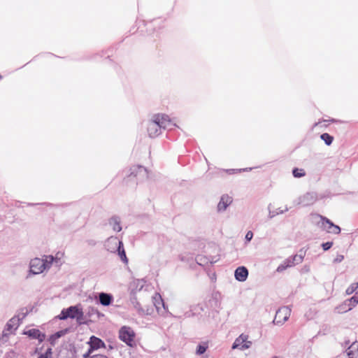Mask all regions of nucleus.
Returning <instances> with one entry per match:
<instances>
[{
  "label": "nucleus",
  "instance_id": "nucleus-1",
  "mask_svg": "<svg viewBox=\"0 0 358 358\" xmlns=\"http://www.w3.org/2000/svg\"><path fill=\"white\" fill-rule=\"evenodd\" d=\"M57 317L60 320H66L68 318L76 319L80 325L88 324L90 322H92L91 320H83L84 313L80 304L63 308Z\"/></svg>",
  "mask_w": 358,
  "mask_h": 358
},
{
  "label": "nucleus",
  "instance_id": "nucleus-2",
  "mask_svg": "<svg viewBox=\"0 0 358 358\" xmlns=\"http://www.w3.org/2000/svg\"><path fill=\"white\" fill-rule=\"evenodd\" d=\"M311 216L313 222L322 229L334 234H339L341 233V227L335 224L329 218L319 214H312Z\"/></svg>",
  "mask_w": 358,
  "mask_h": 358
},
{
  "label": "nucleus",
  "instance_id": "nucleus-3",
  "mask_svg": "<svg viewBox=\"0 0 358 358\" xmlns=\"http://www.w3.org/2000/svg\"><path fill=\"white\" fill-rule=\"evenodd\" d=\"M136 334L134 330L128 326H123L119 330V338L129 347H134L136 343L134 338Z\"/></svg>",
  "mask_w": 358,
  "mask_h": 358
},
{
  "label": "nucleus",
  "instance_id": "nucleus-4",
  "mask_svg": "<svg viewBox=\"0 0 358 358\" xmlns=\"http://www.w3.org/2000/svg\"><path fill=\"white\" fill-rule=\"evenodd\" d=\"M130 173L128 177L136 178V182H143L148 178V169L141 165L132 166L129 169Z\"/></svg>",
  "mask_w": 358,
  "mask_h": 358
},
{
  "label": "nucleus",
  "instance_id": "nucleus-5",
  "mask_svg": "<svg viewBox=\"0 0 358 358\" xmlns=\"http://www.w3.org/2000/svg\"><path fill=\"white\" fill-rule=\"evenodd\" d=\"M29 273L34 275L41 273L46 268H49V263L40 258L31 260Z\"/></svg>",
  "mask_w": 358,
  "mask_h": 358
},
{
  "label": "nucleus",
  "instance_id": "nucleus-6",
  "mask_svg": "<svg viewBox=\"0 0 358 358\" xmlns=\"http://www.w3.org/2000/svg\"><path fill=\"white\" fill-rule=\"evenodd\" d=\"M159 122L158 117H152L148 123L147 130L150 138H155L161 134L164 126L159 124Z\"/></svg>",
  "mask_w": 358,
  "mask_h": 358
},
{
  "label": "nucleus",
  "instance_id": "nucleus-7",
  "mask_svg": "<svg viewBox=\"0 0 358 358\" xmlns=\"http://www.w3.org/2000/svg\"><path fill=\"white\" fill-rule=\"evenodd\" d=\"M289 315L290 310L287 307H282L276 311L273 323L275 325H282L289 319Z\"/></svg>",
  "mask_w": 358,
  "mask_h": 358
},
{
  "label": "nucleus",
  "instance_id": "nucleus-8",
  "mask_svg": "<svg viewBox=\"0 0 358 358\" xmlns=\"http://www.w3.org/2000/svg\"><path fill=\"white\" fill-rule=\"evenodd\" d=\"M247 336L241 334L238 338H236L234 343L232 344V349L238 348L240 350H245L250 347L251 342H246Z\"/></svg>",
  "mask_w": 358,
  "mask_h": 358
},
{
  "label": "nucleus",
  "instance_id": "nucleus-9",
  "mask_svg": "<svg viewBox=\"0 0 358 358\" xmlns=\"http://www.w3.org/2000/svg\"><path fill=\"white\" fill-rule=\"evenodd\" d=\"M24 335H27L31 339H37L41 343L45 339V334L38 329H31L24 331Z\"/></svg>",
  "mask_w": 358,
  "mask_h": 358
},
{
  "label": "nucleus",
  "instance_id": "nucleus-10",
  "mask_svg": "<svg viewBox=\"0 0 358 358\" xmlns=\"http://www.w3.org/2000/svg\"><path fill=\"white\" fill-rule=\"evenodd\" d=\"M87 344L89 345V348L92 351L97 350L102 348H106V344L103 341L95 336H90Z\"/></svg>",
  "mask_w": 358,
  "mask_h": 358
},
{
  "label": "nucleus",
  "instance_id": "nucleus-11",
  "mask_svg": "<svg viewBox=\"0 0 358 358\" xmlns=\"http://www.w3.org/2000/svg\"><path fill=\"white\" fill-rule=\"evenodd\" d=\"M317 199V195L315 192H307L299 198L300 203L303 206H308L313 204Z\"/></svg>",
  "mask_w": 358,
  "mask_h": 358
},
{
  "label": "nucleus",
  "instance_id": "nucleus-12",
  "mask_svg": "<svg viewBox=\"0 0 358 358\" xmlns=\"http://www.w3.org/2000/svg\"><path fill=\"white\" fill-rule=\"evenodd\" d=\"M248 270L244 266H238L234 271V278L238 282H245L248 277Z\"/></svg>",
  "mask_w": 358,
  "mask_h": 358
},
{
  "label": "nucleus",
  "instance_id": "nucleus-13",
  "mask_svg": "<svg viewBox=\"0 0 358 358\" xmlns=\"http://www.w3.org/2000/svg\"><path fill=\"white\" fill-rule=\"evenodd\" d=\"M114 297L112 294L100 292L98 295V302L103 306H109L113 303Z\"/></svg>",
  "mask_w": 358,
  "mask_h": 358
},
{
  "label": "nucleus",
  "instance_id": "nucleus-14",
  "mask_svg": "<svg viewBox=\"0 0 358 358\" xmlns=\"http://www.w3.org/2000/svg\"><path fill=\"white\" fill-rule=\"evenodd\" d=\"M120 241H122L119 240L117 237L110 236L106 240L105 247L108 251L116 252L118 246H120Z\"/></svg>",
  "mask_w": 358,
  "mask_h": 358
},
{
  "label": "nucleus",
  "instance_id": "nucleus-15",
  "mask_svg": "<svg viewBox=\"0 0 358 358\" xmlns=\"http://www.w3.org/2000/svg\"><path fill=\"white\" fill-rule=\"evenodd\" d=\"M130 302L133 305L134 308L137 310L138 315H143L145 313V310L141 307V303L138 301L136 291H134V289L130 291Z\"/></svg>",
  "mask_w": 358,
  "mask_h": 358
},
{
  "label": "nucleus",
  "instance_id": "nucleus-16",
  "mask_svg": "<svg viewBox=\"0 0 358 358\" xmlns=\"http://www.w3.org/2000/svg\"><path fill=\"white\" fill-rule=\"evenodd\" d=\"M232 198L227 194H224L221 196L220 201L217 204V211H224L227 208L231 203Z\"/></svg>",
  "mask_w": 358,
  "mask_h": 358
},
{
  "label": "nucleus",
  "instance_id": "nucleus-17",
  "mask_svg": "<svg viewBox=\"0 0 358 358\" xmlns=\"http://www.w3.org/2000/svg\"><path fill=\"white\" fill-rule=\"evenodd\" d=\"M69 332V328H65L64 329L56 331L55 333L51 334L48 338V341L52 346L55 345V342L59 338L65 336Z\"/></svg>",
  "mask_w": 358,
  "mask_h": 358
},
{
  "label": "nucleus",
  "instance_id": "nucleus-18",
  "mask_svg": "<svg viewBox=\"0 0 358 358\" xmlns=\"http://www.w3.org/2000/svg\"><path fill=\"white\" fill-rule=\"evenodd\" d=\"M108 224L115 232H120L122 229L121 226V219L118 215H113L108 220Z\"/></svg>",
  "mask_w": 358,
  "mask_h": 358
},
{
  "label": "nucleus",
  "instance_id": "nucleus-19",
  "mask_svg": "<svg viewBox=\"0 0 358 358\" xmlns=\"http://www.w3.org/2000/svg\"><path fill=\"white\" fill-rule=\"evenodd\" d=\"M153 117H158L159 124L164 126L163 129H166L171 124V120L169 115L166 114H156Z\"/></svg>",
  "mask_w": 358,
  "mask_h": 358
},
{
  "label": "nucleus",
  "instance_id": "nucleus-20",
  "mask_svg": "<svg viewBox=\"0 0 358 358\" xmlns=\"http://www.w3.org/2000/svg\"><path fill=\"white\" fill-rule=\"evenodd\" d=\"M20 325V319L17 317H13L6 324L5 330L11 331L13 329L16 330Z\"/></svg>",
  "mask_w": 358,
  "mask_h": 358
},
{
  "label": "nucleus",
  "instance_id": "nucleus-21",
  "mask_svg": "<svg viewBox=\"0 0 358 358\" xmlns=\"http://www.w3.org/2000/svg\"><path fill=\"white\" fill-rule=\"evenodd\" d=\"M293 266H294V262H293L290 256L278 266L276 271L278 273H281L286 270L287 268L292 267Z\"/></svg>",
  "mask_w": 358,
  "mask_h": 358
},
{
  "label": "nucleus",
  "instance_id": "nucleus-22",
  "mask_svg": "<svg viewBox=\"0 0 358 358\" xmlns=\"http://www.w3.org/2000/svg\"><path fill=\"white\" fill-rule=\"evenodd\" d=\"M117 255L120 257L121 261L127 264L129 262V259L127 257L126 252L124 248V244L122 241H120V246H118V249L116 251Z\"/></svg>",
  "mask_w": 358,
  "mask_h": 358
},
{
  "label": "nucleus",
  "instance_id": "nucleus-23",
  "mask_svg": "<svg viewBox=\"0 0 358 358\" xmlns=\"http://www.w3.org/2000/svg\"><path fill=\"white\" fill-rule=\"evenodd\" d=\"M202 311H203V306L201 304H196L195 306H191L190 310L185 313V316H194L196 315L200 314Z\"/></svg>",
  "mask_w": 358,
  "mask_h": 358
},
{
  "label": "nucleus",
  "instance_id": "nucleus-24",
  "mask_svg": "<svg viewBox=\"0 0 358 358\" xmlns=\"http://www.w3.org/2000/svg\"><path fill=\"white\" fill-rule=\"evenodd\" d=\"M153 300H154L153 305L158 312H159V310L161 308V307H160L161 305L164 308V310H166L167 308V307H166L165 303H164V300L162 299V296H160V294H156V296L153 297Z\"/></svg>",
  "mask_w": 358,
  "mask_h": 358
},
{
  "label": "nucleus",
  "instance_id": "nucleus-25",
  "mask_svg": "<svg viewBox=\"0 0 358 358\" xmlns=\"http://www.w3.org/2000/svg\"><path fill=\"white\" fill-rule=\"evenodd\" d=\"M335 310L338 313L341 314L352 310V308L345 300L342 303L336 306Z\"/></svg>",
  "mask_w": 358,
  "mask_h": 358
},
{
  "label": "nucleus",
  "instance_id": "nucleus-26",
  "mask_svg": "<svg viewBox=\"0 0 358 358\" xmlns=\"http://www.w3.org/2000/svg\"><path fill=\"white\" fill-rule=\"evenodd\" d=\"M211 257H208L203 255H199L196 257V262L199 265L204 266L208 263L213 264L214 262L210 259Z\"/></svg>",
  "mask_w": 358,
  "mask_h": 358
},
{
  "label": "nucleus",
  "instance_id": "nucleus-27",
  "mask_svg": "<svg viewBox=\"0 0 358 358\" xmlns=\"http://www.w3.org/2000/svg\"><path fill=\"white\" fill-rule=\"evenodd\" d=\"M96 315L97 319H100L101 317H103L105 315L103 313L99 312L97 308L94 307H89L87 313V315L89 317H92L93 315Z\"/></svg>",
  "mask_w": 358,
  "mask_h": 358
},
{
  "label": "nucleus",
  "instance_id": "nucleus-28",
  "mask_svg": "<svg viewBox=\"0 0 358 358\" xmlns=\"http://www.w3.org/2000/svg\"><path fill=\"white\" fill-rule=\"evenodd\" d=\"M320 138L324 141L327 145H331L334 141V136L328 133H323L320 135Z\"/></svg>",
  "mask_w": 358,
  "mask_h": 358
},
{
  "label": "nucleus",
  "instance_id": "nucleus-29",
  "mask_svg": "<svg viewBox=\"0 0 358 358\" xmlns=\"http://www.w3.org/2000/svg\"><path fill=\"white\" fill-rule=\"evenodd\" d=\"M270 206H271V204L268 206V210H269V213H268V218L270 219H272L273 217H274L275 216L278 215H280V214H282L284 213L285 212L287 211L288 210V208H286L285 210H281L280 208H277L274 210H271L270 209Z\"/></svg>",
  "mask_w": 358,
  "mask_h": 358
},
{
  "label": "nucleus",
  "instance_id": "nucleus-30",
  "mask_svg": "<svg viewBox=\"0 0 358 358\" xmlns=\"http://www.w3.org/2000/svg\"><path fill=\"white\" fill-rule=\"evenodd\" d=\"M208 348V345L207 343H199L196 346V354L197 355H203L206 352V351L207 350Z\"/></svg>",
  "mask_w": 358,
  "mask_h": 358
},
{
  "label": "nucleus",
  "instance_id": "nucleus-31",
  "mask_svg": "<svg viewBox=\"0 0 358 358\" xmlns=\"http://www.w3.org/2000/svg\"><path fill=\"white\" fill-rule=\"evenodd\" d=\"M292 175L296 178H299L306 176V171L303 169L294 167L292 169Z\"/></svg>",
  "mask_w": 358,
  "mask_h": 358
},
{
  "label": "nucleus",
  "instance_id": "nucleus-32",
  "mask_svg": "<svg viewBox=\"0 0 358 358\" xmlns=\"http://www.w3.org/2000/svg\"><path fill=\"white\" fill-rule=\"evenodd\" d=\"M346 301L349 303L352 309L354 307H355L358 303V292H357L355 294L350 297V299H346Z\"/></svg>",
  "mask_w": 358,
  "mask_h": 358
},
{
  "label": "nucleus",
  "instance_id": "nucleus-33",
  "mask_svg": "<svg viewBox=\"0 0 358 358\" xmlns=\"http://www.w3.org/2000/svg\"><path fill=\"white\" fill-rule=\"evenodd\" d=\"M29 313V310H27V308H22L20 309V312L15 317H17V318L20 319V322L27 317V315Z\"/></svg>",
  "mask_w": 358,
  "mask_h": 358
},
{
  "label": "nucleus",
  "instance_id": "nucleus-34",
  "mask_svg": "<svg viewBox=\"0 0 358 358\" xmlns=\"http://www.w3.org/2000/svg\"><path fill=\"white\" fill-rule=\"evenodd\" d=\"M358 288V282L352 283L345 290L347 295H350L354 293Z\"/></svg>",
  "mask_w": 358,
  "mask_h": 358
},
{
  "label": "nucleus",
  "instance_id": "nucleus-35",
  "mask_svg": "<svg viewBox=\"0 0 358 358\" xmlns=\"http://www.w3.org/2000/svg\"><path fill=\"white\" fill-rule=\"evenodd\" d=\"M355 343H353L352 345H351L348 348V350H346L347 352V355L348 356V358H357V350H352V348H353V345H355Z\"/></svg>",
  "mask_w": 358,
  "mask_h": 358
},
{
  "label": "nucleus",
  "instance_id": "nucleus-36",
  "mask_svg": "<svg viewBox=\"0 0 358 358\" xmlns=\"http://www.w3.org/2000/svg\"><path fill=\"white\" fill-rule=\"evenodd\" d=\"M292 259L294 262V265L299 264L303 262V256L301 255H294L291 256Z\"/></svg>",
  "mask_w": 358,
  "mask_h": 358
},
{
  "label": "nucleus",
  "instance_id": "nucleus-37",
  "mask_svg": "<svg viewBox=\"0 0 358 358\" xmlns=\"http://www.w3.org/2000/svg\"><path fill=\"white\" fill-rule=\"evenodd\" d=\"M333 244L334 243L332 241H327L325 243H322L321 246L324 251H327L333 246Z\"/></svg>",
  "mask_w": 358,
  "mask_h": 358
},
{
  "label": "nucleus",
  "instance_id": "nucleus-38",
  "mask_svg": "<svg viewBox=\"0 0 358 358\" xmlns=\"http://www.w3.org/2000/svg\"><path fill=\"white\" fill-rule=\"evenodd\" d=\"M42 355H45V356L48 357V358H52V350L51 348H48L45 352L44 353H41Z\"/></svg>",
  "mask_w": 358,
  "mask_h": 358
},
{
  "label": "nucleus",
  "instance_id": "nucleus-39",
  "mask_svg": "<svg viewBox=\"0 0 358 358\" xmlns=\"http://www.w3.org/2000/svg\"><path fill=\"white\" fill-rule=\"evenodd\" d=\"M253 238V233L251 231H248L245 234L246 241H250Z\"/></svg>",
  "mask_w": 358,
  "mask_h": 358
},
{
  "label": "nucleus",
  "instance_id": "nucleus-40",
  "mask_svg": "<svg viewBox=\"0 0 358 358\" xmlns=\"http://www.w3.org/2000/svg\"><path fill=\"white\" fill-rule=\"evenodd\" d=\"M138 284H139V280H137L136 281H134L133 283H131V285H130L131 290L132 289H134V291H136V289H138Z\"/></svg>",
  "mask_w": 358,
  "mask_h": 358
},
{
  "label": "nucleus",
  "instance_id": "nucleus-41",
  "mask_svg": "<svg viewBox=\"0 0 358 358\" xmlns=\"http://www.w3.org/2000/svg\"><path fill=\"white\" fill-rule=\"evenodd\" d=\"M344 259V256L342 255H338L337 257L334 259V263H340Z\"/></svg>",
  "mask_w": 358,
  "mask_h": 358
},
{
  "label": "nucleus",
  "instance_id": "nucleus-42",
  "mask_svg": "<svg viewBox=\"0 0 358 358\" xmlns=\"http://www.w3.org/2000/svg\"><path fill=\"white\" fill-rule=\"evenodd\" d=\"M94 351L91 350L90 348H88L87 351L83 355V358H91L92 356H91V354Z\"/></svg>",
  "mask_w": 358,
  "mask_h": 358
},
{
  "label": "nucleus",
  "instance_id": "nucleus-43",
  "mask_svg": "<svg viewBox=\"0 0 358 358\" xmlns=\"http://www.w3.org/2000/svg\"><path fill=\"white\" fill-rule=\"evenodd\" d=\"M152 307H150V308H148L146 309V310H145V313L143 314V315H141V316H144V315H150L152 314Z\"/></svg>",
  "mask_w": 358,
  "mask_h": 358
},
{
  "label": "nucleus",
  "instance_id": "nucleus-44",
  "mask_svg": "<svg viewBox=\"0 0 358 358\" xmlns=\"http://www.w3.org/2000/svg\"><path fill=\"white\" fill-rule=\"evenodd\" d=\"M86 243L90 246H94L96 244V241L93 239H88L86 241Z\"/></svg>",
  "mask_w": 358,
  "mask_h": 358
},
{
  "label": "nucleus",
  "instance_id": "nucleus-45",
  "mask_svg": "<svg viewBox=\"0 0 358 358\" xmlns=\"http://www.w3.org/2000/svg\"><path fill=\"white\" fill-rule=\"evenodd\" d=\"M322 329H323V331H324L323 334L324 335V334H326L327 332H329V330H330V327H329V326H328V325H324V326H322Z\"/></svg>",
  "mask_w": 358,
  "mask_h": 358
},
{
  "label": "nucleus",
  "instance_id": "nucleus-46",
  "mask_svg": "<svg viewBox=\"0 0 358 358\" xmlns=\"http://www.w3.org/2000/svg\"><path fill=\"white\" fill-rule=\"evenodd\" d=\"M91 358H108V357H106V355H93Z\"/></svg>",
  "mask_w": 358,
  "mask_h": 358
},
{
  "label": "nucleus",
  "instance_id": "nucleus-47",
  "mask_svg": "<svg viewBox=\"0 0 358 358\" xmlns=\"http://www.w3.org/2000/svg\"><path fill=\"white\" fill-rule=\"evenodd\" d=\"M236 171V169H228V170H227V171L229 172V173H234Z\"/></svg>",
  "mask_w": 358,
  "mask_h": 358
},
{
  "label": "nucleus",
  "instance_id": "nucleus-48",
  "mask_svg": "<svg viewBox=\"0 0 358 358\" xmlns=\"http://www.w3.org/2000/svg\"><path fill=\"white\" fill-rule=\"evenodd\" d=\"M42 204L47 205V206H52V205L50 203H43Z\"/></svg>",
  "mask_w": 358,
  "mask_h": 358
},
{
  "label": "nucleus",
  "instance_id": "nucleus-49",
  "mask_svg": "<svg viewBox=\"0 0 358 358\" xmlns=\"http://www.w3.org/2000/svg\"><path fill=\"white\" fill-rule=\"evenodd\" d=\"M34 205H36V204L35 203H28V206H34Z\"/></svg>",
  "mask_w": 358,
  "mask_h": 358
},
{
  "label": "nucleus",
  "instance_id": "nucleus-50",
  "mask_svg": "<svg viewBox=\"0 0 358 358\" xmlns=\"http://www.w3.org/2000/svg\"><path fill=\"white\" fill-rule=\"evenodd\" d=\"M73 352L76 353V350L75 348H73Z\"/></svg>",
  "mask_w": 358,
  "mask_h": 358
},
{
  "label": "nucleus",
  "instance_id": "nucleus-51",
  "mask_svg": "<svg viewBox=\"0 0 358 358\" xmlns=\"http://www.w3.org/2000/svg\"><path fill=\"white\" fill-rule=\"evenodd\" d=\"M142 288H143V285H141V286L140 287V288L138 289V290L140 291Z\"/></svg>",
  "mask_w": 358,
  "mask_h": 358
},
{
  "label": "nucleus",
  "instance_id": "nucleus-52",
  "mask_svg": "<svg viewBox=\"0 0 358 358\" xmlns=\"http://www.w3.org/2000/svg\"><path fill=\"white\" fill-rule=\"evenodd\" d=\"M110 57V55L108 54L107 55V58H109Z\"/></svg>",
  "mask_w": 358,
  "mask_h": 358
},
{
  "label": "nucleus",
  "instance_id": "nucleus-53",
  "mask_svg": "<svg viewBox=\"0 0 358 358\" xmlns=\"http://www.w3.org/2000/svg\"><path fill=\"white\" fill-rule=\"evenodd\" d=\"M180 260H181V261H184L183 257H180Z\"/></svg>",
  "mask_w": 358,
  "mask_h": 358
},
{
  "label": "nucleus",
  "instance_id": "nucleus-54",
  "mask_svg": "<svg viewBox=\"0 0 358 358\" xmlns=\"http://www.w3.org/2000/svg\"><path fill=\"white\" fill-rule=\"evenodd\" d=\"M357 348H358V344L357 345Z\"/></svg>",
  "mask_w": 358,
  "mask_h": 358
}]
</instances>
